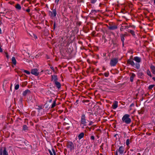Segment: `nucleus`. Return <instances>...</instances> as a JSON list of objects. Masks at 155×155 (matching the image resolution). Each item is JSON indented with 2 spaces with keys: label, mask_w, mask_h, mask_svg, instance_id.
Here are the masks:
<instances>
[{
  "label": "nucleus",
  "mask_w": 155,
  "mask_h": 155,
  "mask_svg": "<svg viewBox=\"0 0 155 155\" xmlns=\"http://www.w3.org/2000/svg\"><path fill=\"white\" fill-rule=\"evenodd\" d=\"M137 155H141V154H140V153H138L137 154Z\"/></svg>",
  "instance_id": "63"
},
{
  "label": "nucleus",
  "mask_w": 155,
  "mask_h": 155,
  "mask_svg": "<svg viewBox=\"0 0 155 155\" xmlns=\"http://www.w3.org/2000/svg\"><path fill=\"white\" fill-rule=\"evenodd\" d=\"M154 86V85H150L148 87V89L149 90H151L152 88Z\"/></svg>",
  "instance_id": "32"
},
{
  "label": "nucleus",
  "mask_w": 155,
  "mask_h": 155,
  "mask_svg": "<svg viewBox=\"0 0 155 155\" xmlns=\"http://www.w3.org/2000/svg\"><path fill=\"white\" fill-rule=\"evenodd\" d=\"M19 84H16L15 87V88L16 90H18L19 88Z\"/></svg>",
  "instance_id": "34"
},
{
  "label": "nucleus",
  "mask_w": 155,
  "mask_h": 155,
  "mask_svg": "<svg viewBox=\"0 0 155 155\" xmlns=\"http://www.w3.org/2000/svg\"><path fill=\"white\" fill-rule=\"evenodd\" d=\"M147 74L150 77H152L150 71L148 69L147 71Z\"/></svg>",
  "instance_id": "29"
},
{
  "label": "nucleus",
  "mask_w": 155,
  "mask_h": 155,
  "mask_svg": "<svg viewBox=\"0 0 155 155\" xmlns=\"http://www.w3.org/2000/svg\"><path fill=\"white\" fill-rule=\"evenodd\" d=\"M56 99H55L53 102L52 104L51 108H54L56 105Z\"/></svg>",
  "instance_id": "23"
},
{
  "label": "nucleus",
  "mask_w": 155,
  "mask_h": 155,
  "mask_svg": "<svg viewBox=\"0 0 155 155\" xmlns=\"http://www.w3.org/2000/svg\"><path fill=\"white\" fill-rule=\"evenodd\" d=\"M51 25H52L53 23V21H51Z\"/></svg>",
  "instance_id": "60"
},
{
  "label": "nucleus",
  "mask_w": 155,
  "mask_h": 155,
  "mask_svg": "<svg viewBox=\"0 0 155 155\" xmlns=\"http://www.w3.org/2000/svg\"><path fill=\"white\" fill-rule=\"evenodd\" d=\"M26 11L28 12L29 13L30 11V9H29V8H28V9H27L26 10Z\"/></svg>",
  "instance_id": "45"
},
{
  "label": "nucleus",
  "mask_w": 155,
  "mask_h": 155,
  "mask_svg": "<svg viewBox=\"0 0 155 155\" xmlns=\"http://www.w3.org/2000/svg\"><path fill=\"white\" fill-rule=\"evenodd\" d=\"M49 153L50 154V155H53V153L51 151V150L49 149L48 150Z\"/></svg>",
  "instance_id": "42"
},
{
  "label": "nucleus",
  "mask_w": 155,
  "mask_h": 155,
  "mask_svg": "<svg viewBox=\"0 0 155 155\" xmlns=\"http://www.w3.org/2000/svg\"><path fill=\"white\" fill-rule=\"evenodd\" d=\"M2 48L0 47V52H2Z\"/></svg>",
  "instance_id": "54"
},
{
  "label": "nucleus",
  "mask_w": 155,
  "mask_h": 155,
  "mask_svg": "<svg viewBox=\"0 0 155 155\" xmlns=\"http://www.w3.org/2000/svg\"><path fill=\"white\" fill-rule=\"evenodd\" d=\"M102 69L103 71H104L106 70V68L104 67H103V68Z\"/></svg>",
  "instance_id": "55"
},
{
  "label": "nucleus",
  "mask_w": 155,
  "mask_h": 155,
  "mask_svg": "<svg viewBox=\"0 0 155 155\" xmlns=\"http://www.w3.org/2000/svg\"><path fill=\"white\" fill-rule=\"evenodd\" d=\"M128 32H130L132 35L133 37H135L136 35L135 34V33L134 31L131 30H129L128 31Z\"/></svg>",
  "instance_id": "19"
},
{
  "label": "nucleus",
  "mask_w": 155,
  "mask_h": 155,
  "mask_svg": "<svg viewBox=\"0 0 155 155\" xmlns=\"http://www.w3.org/2000/svg\"><path fill=\"white\" fill-rule=\"evenodd\" d=\"M139 63H136L135 65V68L137 69H139L140 68V64Z\"/></svg>",
  "instance_id": "26"
},
{
  "label": "nucleus",
  "mask_w": 155,
  "mask_h": 155,
  "mask_svg": "<svg viewBox=\"0 0 155 155\" xmlns=\"http://www.w3.org/2000/svg\"><path fill=\"white\" fill-rule=\"evenodd\" d=\"M117 152V150H116V151H115V155H118Z\"/></svg>",
  "instance_id": "52"
},
{
  "label": "nucleus",
  "mask_w": 155,
  "mask_h": 155,
  "mask_svg": "<svg viewBox=\"0 0 155 155\" xmlns=\"http://www.w3.org/2000/svg\"><path fill=\"white\" fill-rule=\"evenodd\" d=\"M31 73V74L36 76H38L39 74V72L38 71V70L36 68L32 69Z\"/></svg>",
  "instance_id": "7"
},
{
  "label": "nucleus",
  "mask_w": 155,
  "mask_h": 155,
  "mask_svg": "<svg viewBox=\"0 0 155 155\" xmlns=\"http://www.w3.org/2000/svg\"><path fill=\"white\" fill-rule=\"evenodd\" d=\"M143 112L144 111L143 109H141L140 110H139L138 111V113L139 114H143Z\"/></svg>",
  "instance_id": "30"
},
{
  "label": "nucleus",
  "mask_w": 155,
  "mask_h": 155,
  "mask_svg": "<svg viewBox=\"0 0 155 155\" xmlns=\"http://www.w3.org/2000/svg\"><path fill=\"white\" fill-rule=\"evenodd\" d=\"M136 75L134 73H132L130 76V81L131 82H132L133 81L134 78L135 77Z\"/></svg>",
  "instance_id": "16"
},
{
  "label": "nucleus",
  "mask_w": 155,
  "mask_h": 155,
  "mask_svg": "<svg viewBox=\"0 0 155 155\" xmlns=\"http://www.w3.org/2000/svg\"><path fill=\"white\" fill-rule=\"evenodd\" d=\"M0 148H2L3 155H8V152L6 151V149L5 147H1Z\"/></svg>",
  "instance_id": "12"
},
{
  "label": "nucleus",
  "mask_w": 155,
  "mask_h": 155,
  "mask_svg": "<svg viewBox=\"0 0 155 155\" xmlns=\"http://www.w3.org/2000/svg\"><path fill=\"white\" fill-rule=\"evenodd\" d=\"M103 74H102V73H100L99 74V76H101V75H103Z\"/></svg>",
  "instance_id": "58"
},
{
  "label": "nucleus",
  "mask_w": 155,
  "mask_h": 155,
  "mask_svg": "<svg viewBox=\"0 0 155 155\" xmlns=\"http://www.w3.org/2000/svg\"><path fill=\"white\" fill-rule=\"evenodd\" d=\"M93 122L92 121H91L90 122L88 125L89 126L93 124Z\"/></svg>",
  "instance_id": "44"
},
{
  "label": "nucleus",
  "mask_w": 155,
  "mask_h": 155,
  "mask_svg": "<svg viewBox=\"0 0 155 155\" xmlns=\"http://www.w3.org/2000/svg\"><path fill=\"white\" fill-rule=\"evenodd\" d=\"M2 150L3 148H0V155H3Z\"/></svg>",
  "instance_id": "38"
},
{
  "label": "nucleus",
  "mask_w": 155,
  "mask_h": 155,
  "mask_svg": "<svg viewBox=\"0 0 155 155\" xmlns=\"http://www.w3.org/2000/svg\"><path fill=\"white\" fill-rule=\"evenodd\" d=\"M30 93V91L29 90L27 89L23 92V95L25 96L27 94H29Z\"/></svg>",
  "instance_id": "17"
},
{
  "label": "nucleus",
  "mask_w": 155,
  "mask_h": 155,
  "mask_svg": "<svg viewBox=\"0 0 155 155\" xmlns=\"http://www.w3.org/2000/svg\"><path fill=\"white\" fill-rule=\"evenodd\" d=\"M34 38L35 39H37V36L35 35H34Z\"/></svg>",
  "instance_id": "49"
},
{
  "label": "nucleus",
  "mask_w": 155,
  "mask_h": 155,
  "mask_svg": "<svg viewBox=\"0 0 155 155\" xmlns=\"http://www.w3.org/2000/svg\"><path fill=\"white\" fill-rule=\"evenodd\" d=\"M91 139L93 140H95V137L93 135H91Z\"/></svg>",
  "instance_id": "40"
},
{
  "label": "nucleus",
  "mask_w": 155,
  "mask_h": 155,
  "mask_svg": "<svg viewBox=\"0 0 155 155\" xmlns=\"http://www.w3.org/2000/svg\"><path fill=\"white\" fill-rule=\"evenodd\" d=\"M52 99H51L49 100V102L51 103L52 102Z\"/></svg>",
  "instance_id": "57"
},
{
  "label": "nucleus",
  "mask_w": 155,
  "mask_h": 155,
  "mask_svg": "<svg viewBox=\"0 0 155 155\" xmlns=\"http://www.w3.org/2000/svg\"><path fill=\"white\" fill-rule=\"evenodd\" d=\"M86 119L85 115L83 113L81 115L80 124H83L84 126H86Z\"/></svg>",
  "instance_id": "2"
},
{
  "label": "nucleus",
  "mask_w": 155,
  "mask_h": 155,
  "mask_svg": "<svg viewBox=\"0 0 155 155\" xmlns=\"http://www.w3.org/2000/svg\"><path fill=\"white\" fill-rule=\"evenodd\" d=\"M123 35H125V37L127 35V33H126V34H123Z\"/></svg>",
  "instance_id": "61"
},
{
  "label": "nucleus",
  "mask_w": 155,
  "mask_h": 155,
  "mask_svg": "<svg viewBox=\"0 0 155 155\" xmlns=\"http://www.w3.org/2000/svg\"><path fill=\"white\" fill-rule=\"evenodd\" d=\"M120 36L121 41L122 42H124V40H125V39H124L125 35H123V34H122L120 35Z\"/></svg>",
  "instance_id": "25"
},
{
  "label": "nucleus",
  "mask_w": 155,
  "mask_h": 155,
  "mask_svg": "<svg viewBox=\"0 0 155 155\" xmlns=\"http://www.w3.org/2000/svg\"><path fill=\"white\" fill-rule=\"evenodd\" d=\"M123 26H121L120 27V31H123Z\"/></svg>",
  "instance_id": "48"
},
{
  "label": "nucleus",
  "mask_w": 155,
  "mask_h": 155,
  "mask_svg": "<svg viewBox=\"0 0 155 155\" xmlns=\"http://www.w3.org/2000/svg\"><path fill=\"white\" fill-rule=\"evenodd\" d=\"M78 100H77L76 101V103H78Z\"/></svg>",
  "instance_id": "62"
},
{
  "label": "nucleus",
  "mask_w": 155,
  "mask_h": 155,
  "mask_svg": "<svg viewBox=\"0 0 155 155\" xmlns=\"http://www.w3.org/2000/svg\"><path fill=\"white\" fill-rule=\"evenodd\" d=\"M118 107V102L117 101H115L112 105V107L113 109H115Z\"/></svg>",
  "instance_id": "18"
},
{
  "label": "nucleus",
  "mask_w": 155,
  "mask_h": 155,
  "mask_svg": "<svg viewBox=\"0 0 155 155\" xmlns=\"http://www.w3.org/2000/svg\"><path fill=\"white\" fill-rule=\"evenodd\" d=\"M102 38L104 39V42L105 43L107 41L106 39L105 38V37L104 36V35L103 36Z\"/></svg>",
  "instance_id": "43"
},
{
  "label": "nucleus",
  "mask_w": 155,
  "mask_h": 155,
  "mask_svg": "<svg viewBox=\"0 0 155 155\" xmlns=\"http://www.w3.org/2000/svg\"><path fill=\"white\" fill-rule=\"evenodd\" d=\"M130 116L129 114H125L122 118V121L127 124H130L131 122V119L130 118Z\"/></svg>",
  "instance_id": "1"
},
{
  "label": "nucleus",
  "mask_w": 155,
  "mask_h": 155,
  "mask_svg": "<svg viewBox=\"0 0 155 155\" xmlns=\"http://www.w3.org/2000/svg\"><path fill=\"white\" fill-rule=\"evenodd\" d=\"M59 1V0H55V2L56 3H57V4H58V2Z\"/></svg>",
  "instance_id": "51"
},
{
  "label": "nucleus",
  "mask_w": 155,
  "mask_h": 155,
  "mask_svg": "<svg viewBox=\"0 0 155 155\" xmlns=\"http://www.w3.org/2000/svg\"><path fill=\"white\" fill-rule=\"evenodd\" d=\"M134 58H133V56L132 55H131L130 57V58L129 60H133Z\"/></svg>",
  "instance_id": "46"
},
{
  "label": "nucleus",
  "mask_w": 155,
  "mask_h": 155,
  "mask_svg": "<svg viewBox=\"0 0 155 155\" xmlns=\"http://www.w3.org/2000/svg\"><path fill=\"white\" fill-rule=\"evenodd\" d=\"M15 8L17 10H20L21 9V7L19 4H17L15 6Z\"/></svg>",
  "instance_id": "22"
},
{
  "label": "nucleus",
  "mask_w": 155,
  "mask_h": 155,
  "mask_svg": "<svg viewBox=\"0 0 155 155\" xmlns=\"http://www.w3.org/2000/svg\"><path fill=\"white\" fill-rule=\"evenodd\" d=\"M66 146L67 148H68L71 152L74 149V144L72 142H68L67 143Z\"/></svg>",
  "instance_id": "3"
},
{
  "label": "nucleus",
  "mask_w": 155,
  "mask_h": 155,
  "mask_svg": "<svg viewBox=\"0 0 155 155\" xmlns=\"http://www.w3.org/2000/svg\"><path fill=\"white\" fill-rule=\"evenodd\" d=\"M50 68L52 70L53 72H54V70L53 67L51 66L50 67Z\"/></svg>",
  "instance_id": "47"
},
{
  "label": "nucleus",
  "mask_w": 155,
  "mask_h": 155,
  "mask_svg": "<svg viewBox=\"0 0 155 155\" xmlns=\"http://www.w3.org/2000/svg\"><path fill=\"white\" fill-rule=\"evenodd\" d=\"M84 135V133L83 132H81V133L78 136V139L79 140H81V139L83 137Z\"/></svg>",
  "instance_id": "20"
},
{
  "label": "nucleus",
  "mask_w": 155,
  "mask_h": 155,
  "mask_svg": "<svg viewBox=\"0 0 155 155\" xmlns=\"http://www.w3.org/2000/svg\"><path fill=\"white\" fill-rule=\"evenodd\" d=\"M51 81H53V82L54 83L55 81H58V78L56 75H51Z\"/></svg>",
  "instance_id": "10"
},
{
  "label": "nucleus",
  "mask_w": 155,
  "mask_h": 155,
  "mask_svg": "<svg viewBox=\"0 0 155 155\" xmlns=\"http://www.w3.org/2000/svg\"><path fill=\"white\" fill-rule=\"evenodd\" d=\"M152 79L154 81H155V77H153L152 78Z\"/></svg>",
  "instance_id": "56"
},
{
  "label": "nucleus",
  "mask_w": 155,
  "mask_h": 155,
  "mask_svg": "<svg viewBox=\"0 0 155 155\" xmlns=\"http://www.w3.org/2000/svg\"><path fill=\"white\" fill-rule=\"evenodd\" d=\"M97 0H91V2L92 4H94L95 3Z\"/></svg>",
  "instance_id": "37"
},
{
  "label": "nucleus",
  "mask_w": 155,
  "mask_h": 155,
  "mask_svg": "<svg viewBox=\"0 0 155 155\" xmlns=\"http://www.w3.org/2000/svg\"><path fill=\"white\" fill-rule=\"evenodd\" d=\"M29 14L30 15V16H31V14L30 13H29Z\"/></svg>",
  "instance_id": "64"
},
{
  "label": "nucleus",
  "mask_w": 155,
  "mask_h": 155,
  "mask_svg": "<svg viewBox=\"0 0 155 155\" xmlns=\"http://www.w3.org/2000/svg\"><path fill=\"white\" fill-rule=\"evenodd\" d=\"M55 86L58 89H59L61 87V84L58 81H55L54 83Z\"/></svg>",
  "instance_id": "11"
},
{
  "label": "nucleus",
  "mask_w": 155,
  "mask_h": 155,
  "mask_svg": "<svg viewBox=\"0 0 155 155\" xmlns=\"http://www.w3.org/2000/svg\"><path fill=\"white\" fill-rule=\"evenodd\" d=\"M151 71L153 74H155V66L153 64H151L150 66Z\"/></svg>",
  "instance_id": "14"
},
{
  "label": "nucleus",
  "mask_w": 155,
  "mask_h": 155,
  "mask_svg": "<svg viewBox=\"0 0 155 155\" xmlns=\"http://www.w3.org/2000/svg\"><path fill=\"white\" fill-rule=\"evenodd\" d=\"M22 71L28 74H30V72L28 71L24 70L23 69L22 70Z\"/></svg>",
  "instance_id": "31"
},
{
  "label": "nucleus",
  "mask_w": 155,
  "mask_h": 155,
  "mask_svg": "<svg viewBox=\"0 0 155 155\" xmlns=\"http://www.w3.org/2000/svg\"><path fill=\"white\" fill-rule=\"evenodd\" d=\"M125 28H129L131 27L133 28H135V26L134 25H127L124 26Z\"/></svg>",
  "instance_id": "27"
},
{
  "label": "nucleus",
  "mask_w": 155,
  "mask_h": 155,
  "mask_svg": "<svg viewBox=\"0 0 155 155\" xmlns=\"http://www.w3.org/2000/svg\"><path fill=\"white\" fill-rule=\"evenodd\" d=\"M17 112L20 115H22L23 114L22 112L21 111L19 110H18Z\"/></svg>",
  "instance_id": "36"
},
{
  "label": "nucleus",
  "mask_w": 155,
  "mask_h": 155,
  "mask_svg": "<svg viewBox=\"0 0 155 155\" xmlns=\"http://www.w3.org/2000/svg\"><path fill=\"white\" fill-rule=\"evenodd\" d=\"M134 103L132 104H131L130 105V107H132V106H134Z\"/></svg>",
  "instance_id": "50"
},
{
  "label": "nucleus",
  "mask_w": 155,
  "mask_h": 155,
  "mask_svg": "<svg viewBox=\"0 0 155 155\" xmlns=\"http://www.w3.org/2000/svg\"><path fill=\"white\" fill-rule=\"evenodd\" d=\"M126 143L127 146H128L130 144V140L129 139H127L126 140Z\"/></svg>",
  "instance_id": "33"
},
{
  "label": "nucleus",
  "mask_w": 155,
  "mask_h": 155,
  "mask_svg": "<svg viewBox=\"0 0 155 155\" xmlns=\"http://www.w3.org/2000/svg\"><path fill=\"white\" fill-rule=\"evenodd\" d=\"M109 26L107 25L108 29L110 30H115L117 29V26L115 25L109 24Z\"/></svg>",
  "instance_id": "6"
},
{
  "label": "nucleus",
  "mask_w": 155,
  "mask_h": 155,
  "mask_svg": "<svg viewBox=\"0 0 155 155\" xmlns=\"http://www.w3.org/2000/svg\"><path fill=\"white\" fill-rule=\"evenodd\" d=\"M118 62V60L117 58H114L112 59L110 62V65L111 66H116Z\"/></svg>",
  "instance_id": "5"
},
{
  "label": "nucleus",
  "mask_w": 155,
  "mask_h": 155,
  "mask_svg": "<svg viewBox=\"0 0 155 155\" xmlns=\"http://www.w3.org/2000/svg\"><path fill=\"white\" fill-rule=\"evenodd\" d=\"M138 75L140 78L141 79L143 78L144 76L142 72H140L139 73Z\"/></svg>",
  "instance_id": "24"
},
{
  "label": "nucleus",
  "mask_w": 155,
  "mask_h": 155,
  "mask_svg": "<svg viewBox=\"0 0 155 155\" xmlns=\"http://www.w3.org/2000/svg\"><path fill=\"white\" fill-rule=\"evenodd\" d=\"M6 57L7 58H8L9 56H8V53H6Z\"/></svg>",
  "instance_id": "53"
},
{
  "label": "nucleus",
  "mask_w": 155,
  "mask_h": 155,
  "mask_svg": "<svg viewBox=\"0 0 155 155\" xmlns=\"http://www.w3.org/2000/svg\"><path fill=\"white\" fill-rule=\"evenodd\" d=\"M12 63L14 65H16V61L15 57H13L12 58Z\"/></svg>",
  "instance_id": "21"
},
{
  "label": "nucleus",
  "mask_w": 155,
  "mask_h": 155,
  "mask_svg": "<svg viewBox=\"0 0 155 155\" xmlns=\"http://www.w3.org/2000/svg\"><path fill=\"white\" fill-rule=\"evenodd\" d=\"M49 15L51 18L55 17L57 15V11L56 8L53 9L52 11H49L48 12Z\"/></svg>",
  "instance_id": "4"
},
{
  "label": "nucleus",
  "mask_w": 155,
  "mask_h": 155,
  "mask_svg": "<svg viewBox=\"0 0 155 155\" xmlns=\"http://www.w3.org/2000/svg\"><path fill=\"white\" fill-rule=\"evenodd\" d=\"M52 151L53 152V153H54V155H56V152H55V150L54 149L52 148Z\"/></svg>",
  "instance_id": "41"
},
{
  "label": "nucleus",
  "mask_w": 155,
  "mask_h": 155,
  "mask_svg": "<svg viewBox=\"0 0 155 155\" xmlns=\"http://www.w3.org/2000/svg\"><path fill=\"white\" fill-rule=\"evenodd\" d=\"M133 59L137 63H140L141 62V58L137 56H136L134 57Z\"/></svg>",
  "instance_id": "13"
},
{
  "label": "nucleus",
  "mask_w": 155,
  "mask_h": 155,
  "mask_svg": "<svg viewBox=\"0 0 155 155\" xmlns=\"http://www.w3.org/2000/svg\"><path fill=\"white\" fill-rule=\"evenodd\" d=\"M36 106L38 107L37 109L38 110L42 109L44 107V106L42 104L38 106L36 105Z\"/></svg>",
  "instance_id": "28"
},
{
  "label": "nucleus",
  "mask_w": 155,
  "mask_h": 155,
  "mask_svg": "<svg viewBox=\"0 0 155 155\" xmlns=\"http://www.w3.org/2000/svg\"><path fill=\"white\" fill-rule=\"evenodd\" d=\"M127 65L128 64H130L132 66L134 67L135 64L133 60H128L127 61Z\"/></svg>",
  "instance_id": "9"
},
{
  "label": "nucleus",
  "mask_w": 155,
  "mask_h": 155,
  "mask_svg": "<svg viewBox=\"0 0 155 155\" xmlns=\"http://www.w3.org/2000/svg\"><path fill=\"white\" fill-rule=\"evenodd\" d=\"M124 147L123 146H121L118 149V151L119 153L120 154H122L124 151Z\"/></svg>",
  "instance_id": "8"
},
{
  "label": "nucleus",
  "mask_w": 155,
  "mask_h": 155,
  "mask_svg": "<svg viewBox=\"0 0 155 155\" xmlns=\"http://www.w3.org/2000/svg\"><path fill=\"white\" fill-rule=\"evenodd\" d=\"M56 23L55 22H54V25H53V30H54L55 29L56 27Z\"/></svg>",
  "instance_id": "39"
},
{
  "label": "nucleus",
  "mask_w": 155,
  "mask_h": 155,
  "mask_svg": "<svg viewBox=\"0 0 155 155\" xmlns=\"http://www.w3.org/2000/svg\"><path fill=\"white\" fill-rule=\"evenodd\" d=\"M104 76L106 77H107L108 76H109V72H105L104 73Z\"/></svg>",
  "instance_id": "35"
},
{
  "label": "nucleus",
  "mask_w": 155,
  "mask_h": 155,
  "mask_svg": "<svg viewBox=\"0 0 155 155\" xmlns=\"http://www.w3.org/2000/svg\"><path fill=\"white\" fill-rule=\"evenodd\" d=\"M122 46L123 47H124V42H122Z\"/></svg>",
  "instance_id": "59"
},
{
  "label": "nucleus",
  "mask_w": 155,
  "mask_h": 155,
  "mask_svg": "<svg viewBox=\"0 0 155 155\" xmlns=\"http://www.w3.org/2000/svg\"><path fill=\"white\" fill-rule=\"evenodd\" d=\"M28 130V127L26 125H23L22 127V131L26 132Z\"/></svg>",
  "instance_id": "15"
}]
</instances>
